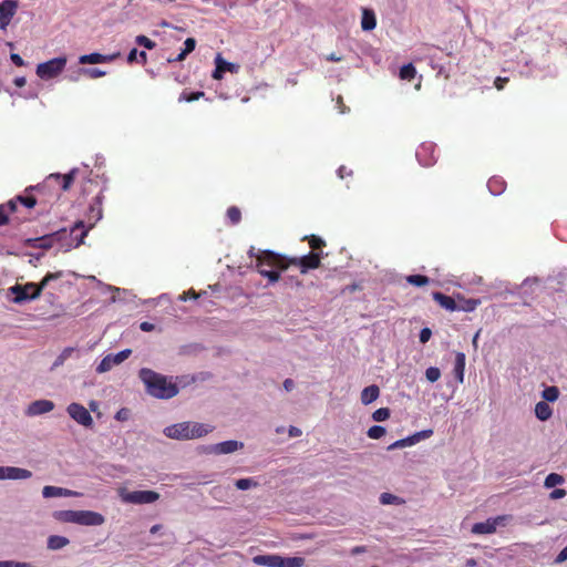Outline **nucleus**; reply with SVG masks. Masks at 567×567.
Instances as JSON below:
<instances>
[{
  "label": "nucleus",
  "instance_id": "1",
  "mask_svg": "<svg viewBox=\"0 0 567 567\" xmlns=\"http://www.w3.org/2000/svg\"><path fill=\"white\" fill-rule=\"evenodd\" d=\"M140 379L146 386V391L157 399H172L178 393V386L166 375L157 373L151 369L140 370Z\"/></svg>",
  "mask_w": 567,
  "mask_h": 567
},
{
  "label": "nucleus",
  "instance_id": "2",
  "mask_svg": "<svg viewBox=\"0 0 567 567\" xmlns=\"http://www.w3.org/2000/svg\"><path fill=\"white\" fill-rule=\"evenodd\" d=\"M289 267L287 257L276 254L271 250H260L257 255L256 268L258 272L268 278L270 284H275L280 279V274L276 269L286 270Z\"/></svg>",
  "mask_w": 567,
  "mask_h": 567
},
{
  "label": "nucleus",
  "instance_id": "3",
  "mask_svg": "<svg viewBox=\"0 0 567 567\" xmlns=\"http://www.w3.org/2000/svg\"><path fill=\"white\" fill-rule=\"evenodd\" d=\"M63 277L62 271L48 272L43 279L37 285L28 282L25 285L16 284L9 288V293L13 296L14 303H23L25 301L34 300L41 296L42 290L49 285L50 281Z\"/></svg>",
  "mask_w": 567,
  "mask_h": 567
},
{
  "label": "nucleus",
  "instance_id": "4",
  "mask_svg": "<svg viewBox=\"0 0 567 567\" xmlns=\"http://www.w3.org/2000/svg\"><path fill=\"white\" fill-rule=\"evenodd\" d=\"M213 431L212 426L197 422L176 423L164 429V434L174 440H193Z\"/></svg>",
  "mask_w": 567,
  "mask_h": 567
},
{
  "label": "nucleus",
  "instance_id": "5",
  "mask_svg": "<svg viewBox=\"0 0 567 567\" xmlns=\"http://www.w3.org/2000/svg\"><path fill=\"white\" fill-rule=\"evenodd\" d=\"M78 174V168H73L70 173L64 175L50 174L41 184L40 189H47V193L53 203L59 199L62 192L70 189Z\"/></svg>",
  "mask_w": 567,
  "mask_h": 567
},
{
  "label": "nucleus",
  "instance_id": "6",
  "mask_svg": "<svg viewBox=\"0 0 567 567\" xmlns=\"http://www.w3.org/2000/svg\"><path fill=\"white\" fill-rule=\"evenodd\" d=\"M40 188L41 184L27 187L23 194L17 195L10 199V202H13L14 206L17 207V214L19 213V205L27 209H31L34 208L38 204L47 205L52 203L47 193V189Z\"/></svg>",
  "mask_w": 567,
  "mask_h": 567
},
{
  "label": "nucleus",
  "instance_id": "7",
  "mask_svg": "<svg viewBox=\"0 0 567 567\" xmlns=\"http://www.w3.org/2000/svg\"><path fill=\"white\" fill-rule=\"evenodd\" d=\"M66 64L65 58H54L37 66V75L41 79L49 80L58 76Z\"/></svg>",
  "mask_w": 567,
  "mask_h": 567
},
{
  "label": "nucleus",
  "instance_id": "8",
  "mask_svg": "<svg viewBox=\"0 0 567 567\" xmlns=\"http://www.w3.org/2000/svg\"><path fill=\"white\" fill-rule=\"evenodd\" d=\"M66 238V229H60L49 235H44L38 238H28L24 240V245L33 248L50 249L58 241Z\"/></svg>",
  "mask_w": 567,
  "mask_h": 567
},
{
  "label": "nucleus",
  "instance_id": "9",
  "mask_svg": "<svg viewBox=\"0 0 567 567\" xmlns=\"http://www.w3.org/2000/svg\"><path fill=\"white\" fill-rule=\"evenodd\" d=\"M289 266H297L300 268L301 274H307L308 270L317 269L321 264V254L311 251L302 257L288 258Z\"/></svg>",
  "mask_w": 567,
  "mask_h": 567
},
{
  "label": "nucleus",
  "instance_id": "10",
  "mask_svg": "<svg viewBox=\"0 0 567 567\" xmlns=\"http://www.w3.org/2000/svg\"><path fill=\"white\" fill-rule=\"evenodd\" d=\"M66 412L80 425L92 427L94 424L93 417L89 410L80 403H71L66 408Z\"/></svg>",
  "mask_w": 567,
  "mask_h": 567
},
{
  "label": "nucleus",
  "instance_id": "11",
  "mask_svg": "<svg viewBox=\"0 0 567 567\" xmlns=\"http://www.w3.org/2000/svg\"><path fill=\"white\" fill-rule=\"evenodd\" d=\"M131 353L132 351L130 349H125L120 351L118 353L105 355L97 365L96 372L104 373L110 371L114 365H117L125 361L131 355Z\"/></svg>",
  "mask_w": 567,
  "mask_h": 567
},
{
  "label": "nucleus",
  "instance_id": "12",
  "mask_svg": "<svg viewBox=\"0 0 567 567\" xmlns=\"http://www.w3.org/2000/svg\"><path fill=\"white\" fill-rule=\"evenodd\" d=\"M508 520V516L502 515L495 518H489L486 522L476 523L472 527L473 534H492L496 530L498 525H505Z\"/></svg>",
  "mask_w": 567,
  "mask_h": 567
},
{
  "label": "nucleus",
  "instance_id": "13",
  "mask_svg": "<svg viewBox=\"0 0 567 567\" xmlns=\"http://www.w3.org/2000/svg\"><path fill=\"white\" fill-rule=\"evenodd\" d=\"M18 2L16 0H3L0 2V29L6 31L12 18L17 13Z\"/></svg>",
  "mask_w": 567,
  "mask_h": 567
},
{
  "label": "nucleus",
  "instance_id": "14",
  "mask_svg": "<svg viewBox=\"0 0 567 567\" xmlns=\"http://www.w3.org/2000/svg\"><path fill=\"white\" fill-rule=\"evenodd\" d=\"M159 498V494L154 491H134L125 494L123 499L132 504H150Z\"/></svg>",
  "mask_w": 567,
  "mask_h": 567
},
{
  "label": "nucleus",
  "instance_id": "15",
  "mask_svg": "<svg viewBox=\"0 0 567 567\" xmlns=\"http://www.w3.org/2000/svg\"><path fill=\"white\" fill-rule=\"evenodd\" d=\"M105 522L102 514L93 511H78L76 524L84 526H100Z\"/></svg>",
  "mask_w": 567,
  "mask_h": 567
},
{
  "label": "nucleus",
  "instance_id": "16",
  "mask_svg": "<svg viewBox=\"0 0 567 567\" xmlns=\"http://www.w3.org/2000/svg\"><path fill=\"white\" fill-rule=\"evenodd\" d=\"M434 145L432 143L422 144L416 151V157L423 166H431L436 162L434 156Z\"/></svg>",
  "mask_w": 567,
  "mask_h": 567
},
{
  "label": "nucleus",
  "instance_id": "17",
  "mask_svg": "<svg viewBox=\"0 0 567 567\" xmlns=\"http://www.w3.org/2000/svg\"><path fill=\"white\" fill-rule=\"evenodd\" d=\"M54 409V403L50 400H37L29 404L27 414L29 416L41 415L51 412Z\"/></svg>",
  "mask_w": 567,
  "mask_h": 567
},
{
  "label": "nucleus",
  "instance_id": "18",
  "mask_svg": "<svg viewBox=\"0 0 567 567\" xmlns=\"http://www.w3.org/2000/svg\"><path fill=\"white\" fill-rule=\"evenodd\" d=\"M91 227L92 225L89 228H85L84 223L80 220L74 224L70 231L66 230V236H70L75 243L74 247H79L81 244H83V239L87 235V231Z\"/></svg>",
  "mask_w": 567,
  "mask_h": 567
},
{
  "label": "nucleus",
  "instance_id": "19",
  "mask_svg": "<svg viewBox=\"0 0 567 567\" xmlns=\"http://www.w3.org/2000/svg\"><path fill=\"white\" fill-rule=\"evenodd\" d=\"M432 297L442 308L450 311L458 310V306L452 297L446 296L440 291L433 292Z\"/></svg>",
  "mask_w": 567,
  "mask_h": 567
},
{
  "label": "nucleus",
  "instance_id": "20",
  "mask_svg": "<svg viewBox=\"0 0 567 567\" xmlns=\"http://www.w3.org/2000/svg\"><path fill=\"white\" fill-rule=\"evenodd\" d=\"M466 357L463 352H456L453 373L455 379L463 383L465 373Z\"/></svg>",
  "mask_w": 567,
  "mask_h": 567
},
{
  "label": "nucleus",
  "instance_id": "21",
  "mask_svg": "<svg viewBox=\"0 0 567 567\" xmlns=\"http://www.w3.org/2000/svg\"><path fill=\"white\" fill-rule=\"evenodd\" d=\"M113 55H104L97 52L81 55L79 62L81 64H96V63H105L113 60Z\"/></svg>",
  "mask_w": 567,
  "mask_h": 567
},
{
  "label": "nucleus",
  "instance_id": "22",
  "mask_svg": "<svg viewBox=\"0 0 567 567\" xmlns=\"http://www.w3.org/2000/svg\"><path fill=\"white\" fill-rule=\"evenodd\" d=\"M42 495L45 498H50V497H60V496H73V495H76V493L73 491L63 488V487L47 485L42 489Z\"/></svg>",
  "mask_w": 567,
  "mask_h": 567
},
{
  "label": "nucleus",
  "instance_id": "23",
  "mask_svg": "<svg viewBox=\"0 0 567 567\" xmlns=\"http://www.w3.org/2000/svg\"><path fill=\"white\" fill-rule=\"evenodd\" d=\"M32 476V473L29 470L6 466V480H27Z\"/></svg>",
  "mask_w": 567,
  "mask_h": 567
},
{
  "label": "nucleus",
  "instance_id": "24",
  "mask_svg": "<svg viewBox=\"0 0 567 567\" xmlns=\"http://www.w3.org/2000/svg\"><path fill=\"white\" fill-rule=\"evenodd\" d=\"M254 561L259 565L269 567H282V557L277 555H260L254 558Z\"/></svg>",
  "mask_w": 567,
  "mask_h": 567
},
{
  "label": "nucleus",
  "instance_id": "25",
  "mask_svg": "<svg viewBox=\"0 0 567 567\" xmlns=\"http://www.w3.org/2000/svg\"><path fill=\"white\" fill-rule=\"evenodd\" d=\"M380 395V389L378 385L372 384L364 388L361 392V402L365 405L375 401Z\"/></svg>",
  "mask_w": 567,
  "mask_h": 567
},
{
  "label": "nucleus",
  "instance_id": "26",
  "mask_svg": "<svg viewBox=\"0 0 567 567\" xmlns=\"http://www.w3.org/2000/svg\"><path fill=\"white\" fill-rule=\"evenodd\" d=\"M17 214V207L13 202L8 200L4 204H0V226L6 225L10 220V215Z\"/></svg>",
  "mask_w": 567,
  "mask_h": 567
},
{
  "label": "nucleus",
  "instance_id": "27",
  "mask_svg": "<svg viewBox=\"0 0 567 567\" xmlns=\"http://www.w3.org/2000/svg\"><path fill=\"white\" fill-rule=\"evenodd\" d=\"M487 187L493 195H501L506 189V183L502 177L493 176L488 179Z\"/></svg>",
  "mask_w": 567,
  "mask_h": 567
},
{
  "label": "nucleus",
  "instance_id": "28",
  "mask_svg": "<svg viewBox=\"0 0 567 567\" xmlns=\"http://www.w3.org/2000/svg\"><path fill=\"white\" fill-rule=\"evenodd\" d=\"M377 25L375 14L372 10L364 9L362 12L361 28L364 31H371Z\"/></svg>",
  "mask_w": 567,
  "mask_h": 567
},
{
  "label": "nucleus",
  "instance_id": "29",
  "mask_svg": "<svg viewBox=\"0 0 567 567\" xmlns=\"http://www.w3.org/2000/svg\"><path fill=\"white\" fill-rule=\"evenodd\" d=\"M239 447H243V443H240L238 441L230 440V441H225V442L218 443L215 446V451L220 454H228V453H233V452L237 451Z\"/></svg>",
  "mask_w": 567,
  "mask_h": 567
},
{
  "label": "nucleus",
  "instance_id": "30",
  "mask_svg": "<svg viewBox=\"0 0 567 567\" xmlns=\"http://www.w3.org/2000/svg\"><path fill=\"white\" fill-rule=\"evenodd\" d=\"M535 414L540 421H546L551 416L553 410L547 402L540 401L535 405Z\"/></svg>",
  "mask_w": 567,
  "mask_h": 567
},
{
  "label": "nucleus",
  "instance_id": "31",
  "mask_svg": "<svg viewBox=\"0 0 567 567\" xmlns=\"http://www.w3.org/2000/svg\"><path fill=\"white\" fill-rule=\"evenodd\" d=\"M70 540L64 536L52 535L48 538V548L51 550H58L65 547Z\"/></svg>",
  "mask_w": 567,
  "mask_h": 567
},
{
  "label": "nucleus",
  "instance_id": "32",
  "mask_svg": "<svg viewBox=\"0 0 567 567\" xmlns=\"http://www.w3.org/2000/svg\"><path fill=\"white\" fill-rule=\"evenodd\" d=\"M54 517L60 522L76 524L78 511H58L54 513Z\"/></svg>",
  "mask_w": 567,
  "mask_h": 567
},
{
  "label": "nucleus",
  "instance_id": "33",
  "mask_svg": "<svg viewBox=\"0 0 567 567\" xmlns=\"http://www.w3.org/2000/svg\"><path fill=\"white\" fill-rule=\"evenodd\" d=\"M127 62L130 64L134 62H138L142 65H145L147 63V54L145 51H138L137 49H132L127 55Z\"/></svg>",
  "mask_w": 567,
  "mask_h": 567
},
{
  "label": "nucleus",
  "instance_id": "34",
  "mask_svg": "<svg viewBox=\"0 0 567 567\" xmlns=\"http://www.w3.org/2000/svg\"><path fill=\"white\" fill-rule=\"evenodd\" d=\"M215 63L218 64L223 72L237 73L239 70L238 64L225 61L220 54H217Z\"/></svg>",
  "mask_w": 567,
  "mask_h": 567
},
{
  "label": "nucleus",
  "instance_id": "35",
  "mask_svg": "<svg viewBox=\"0 0 567 567\" xmlns=\"http://www.w3.org/2000/svg\"><path fill=\"white\" fill-rule=\"evenodd\" d=\"M564 477L560 475V474H557V473H550L546 476L545 478V482H544V486L546 488H551V487H555L557 485H560L564 483Z\"/></svg>",
  "mask_w": 567,
  "mask_h": 567
},
{
  "label": "nucleus",
  "instance_id": "36",
  "mask_svg": "<svg viewBox=\"0 0 567 567\" xmlns=\"http://www.w3.org/2000/svg\"><path fill=\"white\" fill-rule=\"evenodd\" d=\"M416 69L412 63L405 64L400 69V78L402 80L411 81L415 78Z\"/></svg>",
  "mask_w": 567,
  "mask_h": 567
},
{
  "label": "nucleus",
  "instance_id": "37",
  "mask_svg": "<svg viewBox=\"0 0 567 567\" xmlns=\"http://www.w3.org/2000/svg\"><path fill=\"white\" fill-rule=\"evenodd\" d=\"M226 216L231 225H237L241 220V212L237 206L228 207Z\"/></svg>",
  "mask_w": 567,
  "mask_h": 567
},
{
  "label": "nucleus",
  "instance_id": "38",
  "mask_svg": "<svg viewBox=\"0 0 567 567\" xmlns=\"http://www.w3.org/2000/svg\"><path fill=\"white\" fill-rule=\"evenodd\" d=\"M101 198L102 196L101 195H97L95 198H94V203L91 204L90 206V213L92 214V217L95 219V220H99L102 218V202H101Z\"/></svg>",
  "mask_w": 567,
  "mask_h": 567
},
{
  "label": "nucleus",
  "instance_id": "39",
  "mask_svg": "<svg viewBox=\"0 0 567 567\" xmlns=\"http://www.w3.org/2000/svg\"><path fill=\"white\" fill-rule=\"evenodd\" d=\"M406 281L410 285L422 287L430 282V278L424 275H410L406 277Z\"/></svg>",
  "mask_w": 567,
  "mask_h": 567
},
{
  "label": "nucleus",
  "instance_id": "40",
  "mask_svg": "<svg viewBox=\"0 0 567 567\" xmlns=\"http://www.w3.org/2000/svg\"><path fill=\"white\" fill-rule=\"evenodd\" d=\"M303 239L308 240V244H309L310 248L315 252H316V250H319V249H321L322 247L326 246L324 240L322 238L316 236V235L306 236Z\"/></svg>",
  "mask_w": 567,
  "mask_h": 567
},
{
  "label": "nucleus",
  "instance_id": "41",
  "mask_svg": "<svg viewBox=\"0 0 567 567\" xmlns=\"http://www.w3.org/2000/svg\"><path fill=\"white\" fill-rule=\"evenodd\" d=\"M543 398L545 401H548V402H555L558 396H559V390L557 386H547L543 393H542Z\"/></svg>",
  "mask_w": 567,
  "mask_h": 567
},
{
  "label": "nucleus",
  "instance_id": "42",
  "mask_svg": "<svg viewBox=\"0 0 567 567\" xmlns=\"http://www.w3.org/2000/svg\"><path fill=\"white\" fill-rule=\"evenodd\" d=\"M385 429L381 425H373L371 426L367 434L370 439H373V440H379L381 439L384 434H385Z\"/></svg>",
  "mask_w": 567,
  "mask_h": 567
},
{
  "label": "nucleus",
  "instance_id": "43",
  "mask_svg": "<svg viewBox=\"0 0 567 567\" xmlns=\"http://www.w3.org/2000/svg\"><path fill=\"white\" fill-rule=\"evenodd\" d=\"M390 417V409L380 408L372 413V419L375 422H383Z\"/></svg>",
  "mask_w": 567,
  "mask_h": 567
},
{
  "label": "nucleus",
  "instance_id": "44",
  "mask_svg": "<svg viewBox=\"0 0 567 567\" xmlns=\"http://www.w3.org/2000/svg\"><path fill=\"white\" fill-rule=\"evenodd\" d=\"M205 93L203 91H198V92H192V93H187L186 91H184L181 95H179V99L178 101H185V102H194V101H197L199 97L204 96Z\"/></svg>",
  "mask_w": 567,
  "mask_h": 567
},
{
  "label": "nucleus",
  "instance_id": "45",
  "mask_svg": "<svg viewBox=\"0 0 567 567\" xmlns=\"http://www.w3.org/2000/svg\"><path fill=\"white\" fill-rule=\"evenodd\" d=\"M235 486L238 489L246 491L250 487L257 486V482H255L252 478H240L235 482Z\"/></svg>",
  "mask_w": 567,
  "mask_h": 567
},
{
  "label": "nucleus",
  "instance_id": "46",
  "mask_svg": "<svg viewBox=\"0 0 567 567\" xmlns=\"http://www.w3.org/2000/svg\"><path fill=\"white\" fill-rule=\"evenodd\" d=\"M135 42L141 45V47H144L145 49H148V50H152L156 47V43L151 40L150 38H147L146 35H137L135 38Z\"/></svg>",
  "mask_w": 567,
  "mask_h": 567
},
{
  "label": "nucleus",
  "instance_id": "47",
  "mask_svg": "<svg viewBox=\"0 0 567 567\" xmlns=\"http://www.w3.org/2000/svg\"><path fill=\"white\" fill-rule=\"evenodd\" d=\"M305 563V559L301 557H282V567H301Z\"/></svg>",
  "mask_w": 567,
  "mask_h": 567
},
{
  "label": "nucleus",
  "instance_id": "48",
  "mask_svg": "<svg viewBox=\"0 0 567 567\" xmlns=\"http://www.w3.org/2000/svg\"><path fill=\"white\" fill-rule=\"evenodd\" d=\"M425 377L430 382H436L441 377V371L436 367H430L425 371Z\"/></svg>",
  "mask_w": 567,
  "mask_h": 567
},
{
  "label": "nucleus",
  "instance_id": "49",
  "mask_svg": "<svg viewBox=\"0 0 567 567\" xmlns=\"http://www.w3.org/2000/svg\"><path fill=\"white\" fill-rule=\"evenodd\" d=\"M433 434L432 430H423L421 432H416L413 435H411V439L413 440V444H416L421 440L427 439Z\"/></svg>",
  "mask_w": 567,
  "mask_h": 567
},
{
  "label": "nucleus",
  "instance_id": "50",
  "mask_svg": "<svg viewBox=\"0 0 567 567\" xmlns=\"http://www.w3.org/2000/svg\"><path fill=\"white\" fill-rule=\"evenodd\" d=\"M480 301L475 299H468L465 301V303L461 307H458V310L463 311H473L478 306Z\"/></svg>",
  "mask_w": 567,
  "mask_h": 567
},
{
  "label": "nucleus",
  "instance_id": "51",
  "mask_svg": "<svg viewBox=\"0 0 567 567\" xmlns=\"http://www.w3.org/2000/svg\"><path fill=\"white\" fill-rule=\"evenodd\" d=\"M196 47V40L194 38H187L184 42V54H189L195 50Z\"/></svg>",
  "mask_w": 567,
  "mask_h": 567
},
{
  "label": "nucleus",
  "instance_id": "52",
  "mask_svg": "<svg viewBox=\"0 0 567 567\" xmlns=\"http://www.w3.org/2000/svg\"><path fill=\"white\" fill-rule=\"evenodd\" d=\"M432 337V331L430 328H423L421 331H420V342L421 343H426Z\"/></svg>",
  "mask_w": 567,
  "mask_h": 567
},
{
  "label": "nucleus",
  "instance_id": "53",
  "mask_svg": "<svg viewBox=\"0 0 567 567\" xmlns=\"http://www.w3.org/2000/svg\"><path fill=\"white\" fill-rule=\"evenodd\" d=\"M567 494L566 489L564 488H556L549 494L550 499H559L565 497Z\"/></svg>",
  "mask_w": 567,
  "mask_h": 567
},
{
  "label": "nucleus",
  "instance_id": "54",
  "mask_svg": "<svg viewBox=\"0 0 567 567\" xmlns=\"http://www.w3.org/2000/svg\"><path fill=\"white\" fill-rule=\"evenodd\" d=\"M85 73H87L93 79L101 78L106 74L105 71H102L100 69H87L85 70Z\"/></svg>",
  "mask_w": 567,
  "mask_h": 567
},
{
  "label": "nucleus",
  "instance_id": "55",
  "mask_svg": "<svg viewBox=\"0 0 567 567\" xmlns=\"http://www.w3.org/2000/svg\"><path fill=\"white\" fill-rule=\"evenodd\" d=\"M395 499H396V496L389 494V493H383V494H381V497H380V501L382 504H392Z\"/></svg>",
  "mask_w": 567,
  "mask_h": 567
},
{
  "label": "nucleus",
  "instance_id": "56",
  "mask_svg": "<svg viewBox=\"0 0 567 567\" xmlns=\"http://www.w3.org/2000/svg\"><path fill=\"white\" fill-rule=\"evenodd\" d=\"M508 81H509L508 78L498 76L495 79L494 85L497 90H503Z\"/></svg>",
  "mask_w": 567,
  "mask_h": 567
},
{
  "label": "nucleus",
  "instance_id": "57",
  "mask_svg": "<svg viewBox=\"0 0 567 567\" xmlns=\"http://www.w3.org/2000/svg\"><path fill=\"white\" fill-rule=\"evenodd\" d=\"M10 59L13 62V64L17 65V66H23L24 65L23 59L18 53H11Z\"/></svg>",
  "mask_w": 567,
  "mask_h": 567
},
{
  "label": "nucleus",
  "instance_id": "58",
  "mask_svg": "<svg viewBox=\"0 0 567 567\" xmlns=\"http://www.w3.org/2000/svg\"><path fill=\"white\" fill-rule=\"evenodd\" d=\"M565 560H567V546L558 554L556 563H563Z\"/></svg>",
  "mask_w": 567,
  "mask_h": 567
},
{
  "label": "nucleus",
  "instance_id": "59",
  "mask_svg": "<svg viewBox=\"0 0 567 567\" xmlns=\"http://www.w3.org/2000/svg\"><path fill=\"white\" fill-rule=\"evenodd\" d=\"M352 174L351 171H348L346 166H340L338 169V175L340 178H344L346 176H350Z\"/></svg>",
  "mask_w": 567,
  "mask_h": 567
},
{
  "label": "nucleus",
  "instance_id": "60",
  "mask_svg": "<svg viewBox=\"0 0 567 567\" xmlns=\"http://www.w3.org/2000/svg\"><path fill=\"white\" fill-rule=\"evenodd\" d=\"M224 73H225V72H223V71L220 70V68L218 66V64H216V68H215L214 72H213V75H212V76H213V79H215V80H220V79L223 78V74H224Z\"/></svg>",
  "mask_w": 567,
  "mask_h": 567
},
{
  "label": "nucleus",
  "instance_id": "61",
  "mask_svg": "<svg viewBox=\"0 0 567 567\" xmlns=\"http://www.w3.org/2000/svg\"><path fill=\"white\" fill-rule=\"evenodd\" d=\"M13 83H14V85H16V86H18V87H22V86H24V85H25L27 80H25V78H24V76H18V78H16V79L13 80Z\"/></svg>",
  "mask_w": 567,
  "mask_h": 567
},
{
  "label": "nucleus",
  "instance_id": "62",
  "mask_svg": "<svg viewBox=\"0 0 567 567\" xmlns=\"http://www.w3.org/2000/svg\"><path fill=\"white\" fill-rule=\"evenodd\" d=\"M140 328L143 331L150 332V331H152L154 329V326L152 323L147 322V321H144V322L141 323Z\"/></svg>",
  "mask_w": 567,
  "mask_h": 567
},
{
  "label": "nucleus",
  "instance_id": "63",
  "mask_svg": "<svg viewBox=\"0 0 567 567\" xmlns=\"http://www.w3.org/2000/svg\"><path fill=\"white\" fill-rule=\"evenodd\" d=\"M293 386H295V383L291 379H286L284 381V388L286 391H291L293 389Z\"/></svg>",
  "mask_w": 567,
  "mask_h": 567
},
{
  "label": "nucleus",
  "instance_id": "64",
  "mask_svg": "<svg viewBox=\"0 0 567 567\" xmlns=\"http://www.w3.org/2000/svg\"><path fill=\"white\" fill-rule=\"evenodd\" d=\"M326 59L331 62H340L342 60V58L337 55L336 53H330L329 55L326 56Z\"/></svg>",
  "mask_w": 567,
  "mask_h": 567
}]
</instances>
